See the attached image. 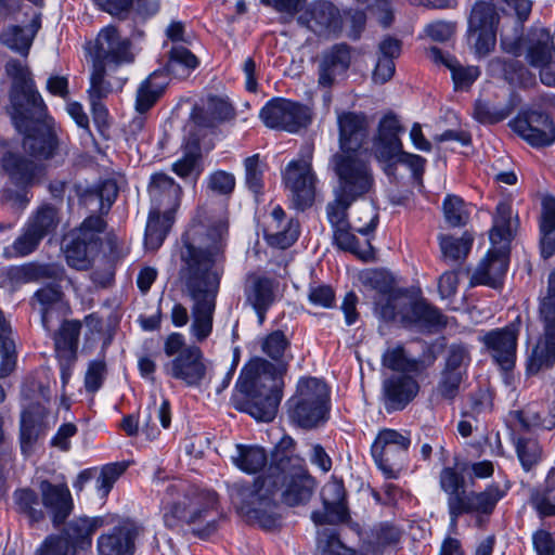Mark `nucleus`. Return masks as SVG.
Here are the masks:
<instances>
[{
	"label": "nucleus",
	"instance_id": "1a4fd4ad",
	"mask_svg": "<svg viewBox=\"0 0 555 555\" xmlns=\"http://www.w3.org/2000/svg\"><path fill=\"white\" fill-rule=\"evenodd\" d=\"M501 48L506 53L522 56L532 67L552 65L555 54L554 37L547 28L535 25L524 34L520 23L502 26Z\"/></svg>",
	"mask_w": 555,
	"mask_h": 555
},
{
	"label": "nucleus",
	"instance_id": "052dcab7",
	"mask_svg": "<svg viewBox=\"0 0 555 555\" xmlns=\"http://www.w3.org/2000/svg\"><path fill=\"white\" fill-rule=\"evenodd\" d=\"M469 363L470 352L466 345L452 344L448 347L443 370L467 376Z\"/></svg>",
	"mask_w": 555,
	"mask_h": 555
},
{
	"label": "nucleus",
	"instance_id": "39448f33",
	"mask_svg": "<svg viewBox=\"0 0 555 555\" xmlns=\"http://www.w3.org/2000/svg\"><path fill=\"white\" fill-rule=\"evenodd\" d=\"M270 367L271 364L262 358L251 359L236 382V388L244 395L243 410L262 422L275 417L282 399L281 380L268 372Z\"/></svg>",
	"mask_w": 555,
	"mask_h": 555
},
{
	"label": "nucleus",
	"instance_id": "393cba45",
	"mask_svg": "<svg viewBox=\"0 0 555 555\" xmlns=\"http://www.w3.org/2000/svg\"><path fill=\"white\" fill-rule=\"evenodd\" d=\"M351 62L350 49L345 43L335 44L323 54L319 66V85L333 86L337 76L344 74Z\"/></svg>",
	"mask_w": 555,
	"mask_h": 555
},
{
	"label": "nucleus",
	"instance_id": "864d4df0",
	"mask_svg": "<svg viewBox=\"0 0 555 555\" xmlns=\"http://www.w3.org/2000/svg\"><path fill=\"white\" fill-rule=\"evenodd\" d=\"M59 222L60 219L56 208L51 205H43L25 224L43 240V237L56 229Z\"/></svg>",
	"mask_w": 555,
	"mask_h": 555
},
{
	"label": "nucleus",
	"instance_id": "b1692460",
	"mask_svg": "<svg viewBox=\"0 0 555 555\" xmlns=\"http://www.w3.org/2000/svg\"><path fill=\"white\" fill-rule=\"evenodd\" d=\"M518 228V217L514 215L508 201H502L496 205L490 230V241L493 246L508 249L509 243Z\"/></svg>",
	"mask_w": 555,
	"mask_h": 555
},
{
	"label": "nucleus",
	"instance_id": "de8ad7c7",
	"mask_svg": "<svg viewBox=\"0 0 555 555\" xmlns=\"http://www.w3.org/2000/svg\"><path fill=\"white\" fill-rule=\"evenodd\" d=\"M13 500L17 512L29 519L30 522H38L44 518V512L36 491L29 488L15 490Z\"/></svg>",
	"mask_w": 555,
	"mask_h": 555
},
{
	"label": "nucleus",
	"instance_id": "a878e982",
	"mask_svg": "<svg viewBox=\"0 0 555 555\" xmlns=\"http://www.w3.org/2000/svg\"><path fill=\"white\" fill-rule=\"evenodd\" d=\"M440 489L447 494V505L451 525H456V514L467 494L465 479L453 467H444L439 475Z\"/></svg>",
	"mask_w": 555,
	"mask_h": 555
},
{
	"label": "nucleus",
	"instance_id": "9b49d317",
	"mask_svg": "<svg viewBox=\"0 0 555 555\" xmlns=\"http://www.w3.org/2000/svg\"><path fill=\"white\" fill-rule=\"evenodd\" d=\"M164 352L172 359L165 363V373L186 386L201 385L207 373V366L201 349L196 346H186L182 334L171 333L164 343Z\"/></svg>",
	"mask_w": 555,
	"mask_h": 555
},
{
	"label": "nucleus",
	"instance_id": "4c0bfd02",
	"mask_svg": "<svg viewBox=\"0 0 555 555\" xmlns=\"http://www.w3.org/2000/svg\"><path fill=\"white\" fill-rule=\"evenodd\" d=\"M530 503L540 517L555 516V469H551L543 485L530 492Z\"/></svg>",
	"mask_w": 555,
	"mask_h": 555
},
{
	"label": "nucleus",
	"instance_id": "ddd939ff",
	"mask_svg": "<svg viewBox=\"0 0 555 555\" xmlns=\"http://www.w3.org/2000/svg\"><path fill=\"white\" fill-rule=\"evenodd\" d=\"M410 444L411 438L408 433L385 428L377 434L371 453L378 468L387 477H393L396 468L404 462Z\"/></svg>",
	"mask_w": 555,
	"mask_h": 555
},
{
	"label": "nucleus",
	"instance_id": "37998d69",
	"mask_svg": "<svg viewBox=\"0 0 555 555\" xmlns=\"http://www.w3.org/2000/svg\"><path fill=\"white\" fill-rule=\"evenodd\" d=\"M198 66V59L184 46L173 44L169 51L167 70L177 78H186Z\"/></svg>",
	"mask_w": 555,
	"mask_h": 555
},
{
	"label": "nucleus",
	"instance_id": "f8f14e48",
	"mask_svg": "<svg viewBox=\"0 0 555 555\" xmlns=\"http://www.w3.org/2000/svg\"><path fill=\"white\" fill-rule=\"evenodd\" d=\"M259 117L268 128L297 133L312 122L313 112L306 104L276 98L261 108Z\"/></svg>",
	"mask_w": 555,
	"mask_h": 555
},
{
	"label": "nucleus",
	"instance_id": "c03bdc74",
	"mask_svg": "<svg viewBox=\"0 0 555 555\" xmlns=\"http://www.w3.org/2000/svg\"><path fill=\"white\" fill-rule=\"evenodd\" d=\"M375 312L385 321H393L400 317L402 322H406L405 308L408 302L397 289L383 296H375Z\"/></svg>",
	"mask_w": 555,
	"mask_h": 555
},
{
	"label": "nucleus",
	"instance_id": "cd10ccee",
	"mask_svg": "<svg viewBox=\"0 0 555 555\" xmlns=\"http://www.w3.org/2000/svg\"><path fill=\"white\" fill-rule=\"evenodd\" d=\"M104 524L103 517H77L66 525L61 534L73 545L76 552L77 547H90L93 533Z\"/></svg>",
	"mask_w": 555,
	"mask_h": 555
},
{
	"label": "nucleus",
	"instance_id": "49530a36",
	"mask_svg": "<svg viewBox=\"0 0 555 555\" xmlns=\"http://www.w3.org/2000/svg\"><path fill=\"white\" fill-rule=\"evenodd\" d=\"M41 241L42 238L25 224L13 243L4 247L3 255L9 259L26 257L37 250Z\"/></svg>",
	"mask_w": 555,
	"mask_h": 555
},
{
	"label": "nucleus",
	"instance_id": "f3484780",
	"mask_svg": "<svg viewBox=\"0 0 555 555\" xmlns=\"http://www.w3.org/2000/svg\"><path fill=\"white\" fill-rule=\"evenodd\" d=\"M139 534L140 527L135 522L124 520L98 538V553L99 555H133Z\"/></svg>",
	"mask_w": 555,
	"mask_h": 555
},
{
	"label": "nucleus",
	"instance_id": "338daca9",
	"mask_svg": "<svg viewBox=\"0 0 555 555\" xmlns=\"http://www.w3.org/2000/svg\"><path fill=\"white\" fill-rule=\"evenodd\" d=\"M0 41L9 49L26 55L33 42V37L20 26H10L0 35Z\"/></svg>",
	"mask_w": 555,
	"mask_h": 555
},
{
	"label": "nucleus",
	"instance_id": "3c124183",
	"mask_svg": "<svg viewBox=\"0 0 555 555\" xmlns=\"http://www.w3.org/2000/svg\"><path fill=\"white\" fill-rule=\"evenodd\" d=\"M50 276L51 268L37 262L12 266L7 270V278L12 284L36 282Z\"/></svg>",
	"mask_w": 555,
	"mask_h": 555
},
{
	"label": "nucleus",
	"instance_id": "4468645a",
	"mask_svg": "<svg viewBox=\"0 0 555 555\" xmlns=\"http://www.w3.org/2000/svg\"><path fill=\"white\" fill-rule=\"evenodd\" d=\"M509 126L533 147H544L555 142V125L550 116L541 111L524 109L509 121Z\"/></svg>",
	"mask_w": 555,
	"mask_h": 555
},
{
	"label": "nucleus",
	"instance_id": "e2e57ef3",
	"mask_svg": "<svg viewBox=\"0 0 555 555\" xmlns=\"http://www.w3.org/2000/svg\"><path fill=\"white\" fill-rule=\"evenodd\" d=\"M383 364L392 371L415 372L418 370L420 361L408 357L403 347L397 346L383 354Z\"/></svg>",
	"mask_w": 555,
	"mask_h": 555
},
{
	"label": "nucleus",
	"instance_id": "dca6fc26",
	"mask_svg": "<svg viewBox=\"0 0 555 555\" xmlns=\"http://www.w3.org/2000/svg\"><path fill=\"white\" fill-rule=\"evenodd\" d=\"M321 498L324 509L312 512L311 520L314 525H337L348 521L349 512L343 482L337 480L326 482L322 488Z\"/></svg>",
	"mask_w": 555,
	"mask_h": 555
},
{
	"label": "nucleus",
	"instance_id": "69168bd1",
	"mask_svg": "<svg viewBox=\"0 0 555 555\" xmlns=\"http://www.w3.org/2000/svg\"><path fill=\"white\" fill-rule=\"evenodd\" d=\"M289 341L282 331H274L261 339V350L278 362H284Z\"/></svg>",
	"mask_w": 555,
	"mask_h": 555
},
{
	"label": "nucleus",
	"instance_id": "c756f323",
	"mask_svg": "<svg viewBox=\"0 0 555 555\" xmlns=\"http://www.w3.org/2000/svg\"><path fill=\"white\" fill-rule=\"evenodd\" d=\"M428 57L436 64H442L450 69L456 89H467L478 78L480 72L476 66H462L453 56L443 53L439 48L428 50Z\"/></svg>",
	"mask_w": 555,
	"mask_h": 555
},
{
	"label": "nucleus",
	"instance_id": "2eb2a0df",
	"mask_svg": "<svg viewBox=\"0 0 555 555\" xmlns=\"http://www.w3.org/2000/svg\"><path fill=\"white\" fill-rule=\"evenodd\" d=\"M133 61L134 53L131 41L122 37L114 26H106L99 33L93 62H101L111 69Z\"/></svg>",
	"mask_w": 555,
	"mask_h": 555
},
{
	"label": "nucleus",
	"instance_id": "4d7b16f0",
	"mask_svg": "<svg viewBox=\"0 0 555 555\" xmlns=\"http://www.w3.org/2000/svg\"><path fill=\"white\" fill-rule=\"evenodd\" d=\"M539 311L546 328L555 333V269L550 272L546 289L540 295Z\"/></svg>",
	"mask_w": 555,
	"mask_h": 555
},
{
	"label": "nucleus",
	"instance_id": "13d9d810",
	"mask_svg": "<svg viewBox=\"0 0 555 555\" xmlns=\"http://www.w3.org/2000/svg\"><path fill=\"white\" fill-rule=\"evenodd\" d=\"M518 460L526 472H530L541 461L542 450L532 438L519 437L515 441Z\"/></svg>",
	"mask_w": 555,
	"mask_h": 555
},
{
	"label": "nucleus",
	"instance_id": "f704fd0d",
	"mask_svg": "<svg viewBox=\"0 0 555 555\" xmlns=\"http://www.w3.org/2000/svg\"><path fill=\"white\" fill-rule=\"evenodd\" d=\"M81 324L65 321L54 335L55 352L60 361L74 362L77 354Z\"/></svg>",
	"mask_w": 555,
	"mask_h": 555
},
{
	"label": "nucleus",
	"instance_id": "a19ab883",
	"mask_svg": "<svg viewBox=\"0 0 555 555\" xmlns=\"http://www.w3.org/2000/svg\"><path fill=\"white\" fill-rule=\"evenodd\" d=\"M106 65L101 62H93L90 75L89 99H104L114 91L121 90L127 78H116L114 81L106 80Z\"/></svg>",
	"mask_w": 555,
	"mask_h": 555
},
{
	"label": "nucleus",
	"instance_id": "a211bd4d",
	"mask_svg": "<svg viewBox=\"0 0 555 555\" xmlns=\"http://www.w3.org/2000/svg\"><path fill=\"white\" fill-rule=\"evenodd\" d=\"M417 382L404 374H393L384 379L382 401L387 412L403 410L418 393Z\"/></svg>",
	"mask_w": 555,
	"mask_h": 555
},
{
	"label": "nucleus",
	"instance_id": "6e6552de",
	"mask_svg": "<svg viewBox=\"0 0 555 555\" xmlns=\"http://www.w3.org/2000/svg\"><path fill=\"white\" fill-rule=\"evenodd\" d=\"M339 151L333 155L331 165L335 173H367L371 154L362 150L366 138L365 116L344 113L338 116Z\"/></svg>",
	"mask_w": 555,
	"mask_h": 555
},
{
	"label": "nucleus",
	"instance_id": "2f4dec72",
	"mask_svg": "<svg viewBox=\"0 0 555 555\" xmlns=\"http://www.w3.org/2000/svg\"><path fill=\"white\" fill-rule=\"evenodd\" d=\"M285 186L295 209L304 211L315 198V176H285Z\"/></svg>",
	"mask_w": 555,
	"mask_h": 555
},
{
	"label": "nucleus",
	"instance_id": "412c9836",
	"mask_svg": "<svg viewBox=\"0 0 555 555\" xmlns=\"http://www.w3.org/2000/svg\"><path fill=\"white\" fill-rule=\"evenodd\" d=\"M43 506L51 515L55 527L60 526L70 515L74 504L70 491L66 485H54L42 480L39 486Z\"/></svg>",
	"mask_w": 555,
	"mask_h": 555
},
{
	"label": "nucleus",
	"instance_id": "0eeeda50",
	"mask_svg": "<svg viewBox=\"0 0 555 555\" xmlns=\"http://www.w3.org/2000/svg\"><path fill=\"white\" fill-rule=\"evenodd\" d=\"M233 116L231 104L219 96L210 95L201 105H196L191 114V122L186 126L189 139L183 146V153L173 164L176 173L201 172L204 170V158L201 152L195 128H212L216 124Z\"/></svg>",
	"mask_w": 555,
	"mask_h": 555
},
{
	"label": "nucleus",
	"instance_id": "bb28decb",
	"mask_svg": "<svg viewBox=\"0 0 555 555\" xmlns=\"http://www.w3.org/2000/svg\"><path fill=\"white\" fill-rule=\"evenodd\" d=\"M508 487L501 489L499 485L492 483L483 491L467 493L460 512L456 514V520L464 514H491L498 502L505 496Z\"/></svg>",
	"mask_w": 555,
	"mask_h": 555
},
{
	"label": "nucleus",
	"instance_id": "680f3d73",
	"mask_svg": "<svg viewBox=\"0 0 555 555\" xmlns=\"http://www.w3.org/2000/svg\"><path fill=\"white\" fill-rule=\"evenodd\" d=\"M411 321L425 326H444L446 317L435 307L417 301L410 305Z\"/></svg>",
	"mask_w": 555,
	"mask_h": 555
},
{
	"label": "nucleus",
	"instance_id": "9d476101",
	"mask_svg": "<svg viewBox=\"0 0 555 555\" xmlns=\"http://www.w3.org/2000/svg\"><path fill=\"white\" fill-rule=\"evenodd\" d=\"M330 391L324 382L315 377L301 378L296 393L288 400V415L301 428H313L327 417Z\"/></svg>",
	"mask_w": 555,
	"mask_h": 555
},
{
	"label": "nucleus",
	"instance_id": "f03ea898",
	"mask_svg": "<svg viewBox=\"0 0 555 555\" xmlns=\"http://www.w3.org/2000/svg\"><path fill=\"white\" fill-rule=\"evenodd\" d=\"M294 444L292 438L281 441L280 446L285 450H276L266 476L257 478L250 485L236 481L228 486L231 503L247 521L263 529L275 528L281 518L276 500L279 492L289 506L310 501L317 483L308 473L305 461L288 451Z\"/></svg>",
	"mask_w": 555,
	"mask_h": 555
},
{
	"label": "nucleus",
	"instance_id": "4be33fe9",
	"mask_svg": "<svg viewBox=\"0 0 555 555\" xmlns=\"http://www.w3.org/2000/svg\"><path fill=\"white\" fill-rule=\"evenodd\" d=\"M298 22L320 36L335 34L340 29L338 10L330 2H317L301 14Z\"/></svg>",
	"mask_w": 555,
	"mask_h": 555
},
{
	"label": "nucleus",
	"instance_id": "5701e85b",
	"mask_svg": "<svg viewBox=\"0 0 555 555\" xmlns=\"http://www.w3.org/2000/svg\"><path fill=\"white\" fill-rule=\"evenodd\" d=\"M402 131L403 128L396 115L388 114L380 119L372 147L377 163L402 147V141L399 137Z\"/></svg>",
	"mask_w": 555,
	"mask_h": 555
},
{
	"label": "nucleus",
	"instance_id": "5fc2aeb1",
	"mask_svg": "<svg viewBox=\"0 0 555 555\" xmlns=\"http://www.w3.org/2000/svg\"><path fill=\"white\" fill-rule=\"evenodd\" d=\"M425 163L426 160L422 156L404 152L401 147L399 151L391 153L378 164L385 171L396 170L398 165H401L412 173H422L424 171Z\"/></svg>",
	"mask_w": 555,
	"mask_h": 555
},
{
	"label": "nucleus",
	"instance_id": "423d86ee",
	"mask_svg": "<svg viewBox=\"0 0 555 555\" xmlns=\"http://www.w3.org/2000/svg\"><path fill=\"white\" fill-rule=\"evenodd\" d=\"M502 3H506L517 15L516 20H511L504 25L520 23L521 31L524 22L531 13L530 0H478L472 9L467 29V43L478 57L487 56L495 47L499 23L496 10Z\"/></svg>",
	"mask_w": 555,
	"mask_h": 555
},
{
	"label": "nucleus",
	"instance_id": "e433bc0d",
	"mask_svg": "<svg viewBox=\"0 0 555 555\" xmlns=\"http://www.w3.org/2000/svg\"><path fill=\"white\" fill-rule=\"evenodd\" d=\"M231 461L240 470L256 474L266 466L268 457L266 450L261 447L236 444Z\"/></svg>",
	"mask_w": 555,
	"mask_h": 555
},
{
	"label": "nucleus",
	"instance_id": "72a5a7b5",
	"mask_svg": "<svg viewBox=\"0 0 555 555\" xmlns=\"http://www.w3.org/2000/svg\"><path fill=\"white\" fill-rule=\"evenodd\" d=\"M372 188V176H337L333 193L339 201L352 205L358 198L367 194Z\"/></svg>",
	"mask_w": 555,
	"mask_h": 555
},
{
	"label": "nucleus",
	"instance_id": "7ed1b4c3",
	"mask_svg": "<svg viewBox=\"0 0 555 555\" xmlns=\"http://www.w3.org/2000/svg\"><path fill=\"white\" fill-rule=\"evenodd\" d=\"M5 73L12 79L10 89L11 118L17 131L24 133V150L36 159L52 157L59 141L55 132L46 127L34 128L46 115V105L35 88L29 69L18 60L5 64Z\"/></svg>",
	"mask_w": 555,
	"mask_h": 555
},
{
	"label": "nucleus",
	"instance_id": "6e6d98bb",
	"mask_svg": "<svg viewBox=\"0 0 555 555\" xmlns=\"http://www.w3.org/2000/svg\"><path fill=\"white\" fill-rule=\"evenodd\" d=\"M10 326L0 311V378L8 376L14 369V343L9 336Z\"/></svg>",
	"mask_w": 555,
	"mask_h": 555
},
{
	"label": "nucleus",
	"instance_id": "ea45409f",
	"mask_svg": "<svg viewBox=\"0 0 555 555\" xmlns=\"http://www.w3.org/2000/svg\"><path fill=\"white\" fill-rule=\"evenodd\" d=\"M541 255L550 258L555 251V197L545 196L542 201Z\"/></svg>",
	"mask_w": 555,
	"mask_h": 555
},
{
	"label": "nucleus",
	"instance_id": "bf43d9fd",
	"mask_svg": "<svg viewBox=\"0 0 555 555\" xmlns=\"http://www.w3.org/2000/svg\"><path fill=\"white\" fill-rule=\"evenodd\" d=\"M98 254L94 249H90L86 243L73 238L65 250L66 261L69 267L77 270H87L91 267L93 257Z\"/></svg>",
	"mask_w": 555,
	"mask_h": 555
},
{
	"label": "nucleus",
	"instance_id": "7c9ffc66",
	"mask_svg": "<svg viewBox=\"0 0 555 555\" xmlns=\"http://www.w3.org/2000/svg\"><path fill=\"white\" fill-rule=\"evenodd\" d=\"M173 214L171 209H166L163 215L158 208L151 209L144 236L146 248L156 250L163 245L173 224Z\"/></svg>",
	"mask_w": 555,
	"mask_h": 555
},
{
	"label": "nucleus",
	"instance_id": "aec40b11",
	"mask_svg": "<svg viewBox=\"0 0 555 555\" xmlns=\"http://www.w3.org/2000/svg\"><path fill=\"white\" fill-rule=\"evenodd\" d=\"M508 268V249L493 246L470 278V285L498 287Z\"/></svg>",
	"mask_w": 555,
	"mask_h": 555
},
{
	"label": "nucleus",
	"instance_id": "a18cd8bd",
	"mask_svg": "<svg viewBox=\"0 0 555 555\" xmlns=\"http://www.w3.org/2000/svg\"><path fill=\"white\" fill-rule=\"evenodd\" d=\"M34 176H9L2 186L1 196L5 202L16 207H25L28 203V188Z\"/></svg>",
	"mask_w": 555,
	"mask_h": 555
},
{
	"label": "nucleus",
	"instance_id": "20e7f679",
	"mask_svg": "<svg viewBox=\"0 0 555 555\" xmlns=\"http://www.w3.org/2000/svg\"><path fill=\"white\" fill-rule=\"evenodd\" d=\"M162 513L167 528L175 530L186 525L194 535L206 539L218 528V495L214 491L182 489L180 485L171 483L162 500Z\"/></svg>",
	"mask_w": 555,
	"mask_h": 555
},
{
	"label": "nucleus",
	"instance_id": "09e8293b",
	"mask_svg": "<svg viewBox=\"0 0 555 555\" xmlns=\"http://www.w3.org/2000/svg\"><path fill=\"white\" fill-rule=\"evenodd\" d=\"M404 534V529L393 521H380L372 529V541L377 548H397Z\"/></svg>",
	"mask_w": 555,
	"mask_h": 555
},
{
	"label": "nucleus",
	"instance_id": "8fccbe9b",
	"mask_svg": "<svg viewBox=\"0 0 555 555\" xmlns=\"http://www.w3.org/2000/svg\"><path fill=\"white\" fill-rule=\"evenodd\" d=\"M474 237L465 232L461 237L452 235H439V246L444 259L459 261L468 255L473 246Z\"/></svg>",
	"mask_w": 555,
	"mask_h": 555
},
{
	"label": "nucleus",
	"instance_id": "58836bf2",
	"mask_svg": "<svg viewBox=\"0 0 555 555\" xmlns=\"http://www.w3.org/2000/svg\"><path fill=\"white\" fill-rule=\"evenodd\" d=\"M244 292L251 307L271 306L274 301L273 281L267 276L248 274Z\"/></svg>",
	"mask_w": 555,
	"mask_h": 555
},
{
	"label": "nucleus",
	"instance_id": "f257e3e1",
	"mask_svg": "<svg viewBox=\"0 0 555 555\" xmlns=\"http://www.w3.org/2000/svg\"><path fill=\"white\" fill-rule=\"evenodd\" d=\"M228 222L224 219L206 228L194 220L182 235L179 278L192 301L190 332L204 341L212 332L216 299L224 273Z\"/></svg>",
	"mask_w": 555,
	"mask_h": 555
},
{
	"label": "nucleus",
	"instance_id": "0e129e2a",
	"mask_svg": "<svg viewBox=\"0 0 555 555\" xmlns=\"http://www.w3.org/2000/svg\"><path fill=\"white\" fill-rule=\"evenodd\" d=\"M62 295L60 287L54 284H49L39 288L34 295V300L40 306L42 325L47 330H49L50 309L53 305L61 301Z\"/></svg>",
	"mask_w": 555,
	"mask_h": 555
},
{
	"label": "nucleus",
	"instance_id": "774afa93",
	"mask_svg": "<svg viewBox=\"0 0 555 555\" xmlns=\"http://www.w3.org/2000/svg\"><path fill=\"white\" fill-rule=\"evenodd\" d=\"M443 214L446 221L451 227L465 225L469 219V212L465 208L463 199L456 195H448L444 198Z\"/></svg>",
	"mask_w": 555,
	"mask_h": 555
},
{
	"label": "nucleus",
	"instance_id": "79ce46f5",
	"mask_svg": "<svg viewBox=\"0 0 555 555\" xmlns=\"http://www.w3.org/2000/svg\"><path fill=\"white\" fill-rule=\"evenodd\" d=\"M47 431L42 420L31 411H25L21 416L20 442L24 454L33 451L38 439Z\"/></svg>",
	"mask_w": 555,
	"mask_h": 555
},
{
	"label": "nucleus",
	"instance_id": "603ef678",
	"mask_svg": "<svg viewBox=\"0 0 555 555\" xmlns=\"http://www.w3.org/2000/svg\"><path fill=\"white\" fill-rule=\"evenodd\" d=\"M105 229L106 222L101 216H90L80 224L74 238L86 243L90 249H94L99 253L102 244L100 235Z\"/></svg>",
	"mask_w": 555,
	"mask_h": 555
},
{
	"label": "nucleus",
	"instance_id": "c9c22d12",
	"mask_svg": "<svg viewBox=\"0 0 555 555\" xmlns=\"http://www.w3.org/2000/svg\"><path fill=\"white\" fill-rule=\"evenodd\" d=\"M168 79L163 72H154L138 88L135 109L139 113L149 111L167 87Z\"/></svg>",
	"mask_w": 555,
	"mask_h": 555
},
{
	"label": "nucleus",
	"instance_id": "6ab92c4d",
	"mask_svg": "<svg viewBox=\"0 0 555 555\" xmlns=\"http://www.w3.org/2000/svg\"><path fill=\"white\" fill-rule=\"evenodd\" d=\"M518 328L509 324L501 330L487 333L483 343L503 370H511L515 363Z\"/></svg>",
	"mask_w": 555,
	"mask_h": 555
},
{
	"label": "nucleus",
	"instance_id": "473e14b6",
	"mask_svg": "<svg viewBox=\"0 0 555 555\" xmlns=\"http://www.w3.org/2000/svg\"><path fill=\"white\" fill-rule=\"evenodd\" d=\"M555 363V333L545 327L544 335L538 340L527 359V373L535 375L551 369Z\"/></svg>",
	"mask_w": 555,
	"mask_h": 555
},
{
	"label": "nucleus",
	"instance_id": "c85d7f7f",
	"mask_svg": "<svg viewBox=\"0 0 555 555\" xmlns=\"http://www.w3.org/2000/svg\"><path fill=\"white\" fill-rule=\"evenodd\" d=\"M181 186L173 181L170 176H152L149 185V193L153 203L154 208L175 209L179 205V198L181 195Z\"/></svg>",
	"mask_w": 555,
	"mask_h": 555
}]
</instances>
